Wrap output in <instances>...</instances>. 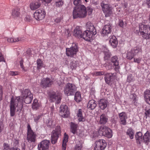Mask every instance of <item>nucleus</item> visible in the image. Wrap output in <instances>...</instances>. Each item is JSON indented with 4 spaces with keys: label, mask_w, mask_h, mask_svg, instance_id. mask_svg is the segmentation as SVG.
Returning <instances> with one entry per match:
<instances>
[{
    "label": "nucleus",
    "mask_w": 150,
    "mask_h": 150,
    "mask_svg": "<svg viewBox=\"0 0 150 150\" xmlns=\"http://www.w3.org/2000/svg\"><path fill=\"white\" fill-rule=\"evenodd\" d=\"M17 73L16 72L13 71H11L10 72V74L11 76H15L17 75Z\"/></svg>",
    "instance_id": "obj_62"
},
{
    "label": "nucleus",
    "mask_w": 150,
    "mask_h": 150,
    "mask_svg": "<svg viewBox=\"0 0 150 150\" xmlns=\"http://www.w3.org/2000/svg\"><path fill=\"white\" fill-rule=\"evenodd\" d=\"M3 150H11L12 148H10L9 145L7 143H4L3 144Z\"/></svg>",
    "instance_id": "obj_49"
},
{
    "label": "nucleus",
    "mask_w": 150,
    "mask_h": 150,
    "mask_svg": "<svg viewBox=\"0 0 150 150\" xmlns=\"http://www.w3.org/2000/svg\"><path fill=\"white\" fill-rule=\"evenodd\" d=\"M74 100L78 103H79L81 101V98L80 92L77 91L75 93L74 96Z\"/></svg>",
    "instance_id": "obj_36"
},
{
    "label": "nucleus",
    "mask_w": 150,
    "mask_h": 150,
    "mask_svg": "<svg viewBox=\"0 0 150 150\" xmlns=\"http://www.w3.org/2000/svg\"><path fill=\"white\" fill-rule=\"evenodd\" d=\"M96 35L93 34L92 33L86 30L83 32L82 37L85 40L90 41L91 40H93V35Z\"/></svg>",
    "instance_id": "obj_17"
},
{
    "label": "nucleus",
    "mask_w": 150,
    "mask_h": 150,
    "mask_svg": "<svg viewBox=\"0 0 150 150\" xmlns=\"http://www.w3.org/2000/svg\"><path fill=\"white\" fill-rule=\"evenodd\" d=\"M69 136L66 133L64 134L63 139V140L62 149V150H66L67 146V143L68 141Z\"/></svg>",
    "instance_id": "obj_26"
},
{
    "label": "nucleus",
    "mask_w": 150,
    "mask_h": 150,
    "mask_svg": "<svg viewBox=\"0 0 150 150\" xmlns=\"http://www.w3.org/2000/svg\"><path fill=\"white\" fill-rule=\"evenodd\" d=\"M96 102L93 100H90L88 104V108L91 110L94 109L96 106Z\"/></svg>",
    "instance_id": "obj_27"
},
{
    "label": "nucleus",
    "mask_w": 150,
    "mask_h": 150,
    "mask_svg": "<svg viewBox=\"0 0 150 150\" xmlns=\"http://www.w3.org/2000/svg\"><path fill=\"white\" fill-rule=\"evenodd\" d=\"M73 34L74 36L76 38H82L83 34L81 27L79 26H76L74 30Z\"/></svg>",
    "instance_id": "obj_18"
},
{
    "label": "nucleus",
    "mask_w": 150,
    "mask_h": 150,
    "mask_svg": "<svg viewBox=\"0 0 150 150\" xmlns=\"http://www.w3.org/2000/svg\"><path fill=\"white\" fill-rule=\"evenodd\" d=\"M86 8L84 5L78 7H75L73 11L72 15L74 19L84 18L87 16Z\"/></svg>",
    "instance_id": "obj_2"
},
{
    "label": "nucleus",
    "mask_w": 150,
    "mask_h": 150,
    "mask_svg": "<svg viewBox=\"0 0 150 150\" xmlns=\"http://www.w3.org/2000/svg\"><path fill=\"white\" fill-rule=\"evenodd\" d=\"M82 147L81 144H76L74 148V150H81Z\"/></svg>",
    "instance_id": "obj_55"
},
{
    "label": "nucleus",
    "mask_w": 150,
    "mask_h": 150,
    "mask_svg": "<svg viewBox=\"0 0 150 150\" xmlns=\"http://www.w3.org/2000/svg\"><path fill=\"white\" fill-rule=\"evenodd\" d=\"M41 1H36L31 3L30 4V8L32 10H35L38 8L41 5Z\"/></svg>",
    "instance_id": "obj_25"
},
{
    "label": "nucleus",
    "mask_w": 150,
    "mask_h": 150,
    "mask_svg": "<svg viewBox=\"0 0 150 150\" xmlns=\"http://www.w3.org/2000/svg\"><path fill=\"white\" fill-rule=\"evenodd\" d=\"M101 6L103 12L105 13V17L109 16L112 14V8L109 4H105L103 2L101 4Z\"/></svg>",
    "instance_id": "obj_9"
},
{
    "label": "nucleus",
    "mask_w": 150,
    "mask_h": 150,
    "mask_svg": "<svg viewBox=\"0 0 150 150\" xmlns=\"http://www.w3.org/2000/svg\"><path fill=\"white\" fill-rule=\"evenodd\" d=\"M41 117V115H36L34 117V122L36 123H38L39 120Z\"/></svg>",
    "instance_id": "obj_52"
},
{
    "label": "nucleus",
    "mask_w": 150,
    "mask_h": 150,
    "mask_svg": "<svg viewBox=\"0 0 150 150\" xmlns=\"http://www.w3.org/2000/svg\"><path fill=\"white\" fill-rule=\"evenodd\" d=\"M50 143V141L47 140H45L42 141L38 145V148L39 150H48Z\"/></svg>",
    "instance_id": "obj_14"
},
{
    "label": "nucleus",
    "mask_w": 150,
    "mask_h": 150,
    "mask_svg": "<svg viewBox=\"0 0 150 150\" xmlns=\"http://www.w3.org/2000/svg\"><path fill=\"white\" fill-rule=\"evenodd\" d=\"M150 28L147 25L140 23L139 24V31L142 37L146 39L149 38Z\"/></svg>",
    "instance_id": "obj_5"
},
{
    "label": "nucleus",
    "mask_w": 150,
    "mask_h": 150,
    "mask_svg": "<svg viewBox=\"0 0 150 150\" xmlns=\"http://www.w3.org/2000/svg\"><path fill=\"white\" fill-rule=\"evenodd\" d=\"M143 138L144 142L146 144H148L149 142L150 139V134L149 131H147L145 134Z\"/></svg>",
    "instance_id": "obj_32"
},
{
    "label": "nucleus",
    "mask_w": 150,
    "mask_h": 150,
    "mask_svg": "<svg viewBox=\"0 0 150 150\" xmlns=\"http://www.w3.org/2000/svg\"><path fill=\"white\" fill-rule=\"evenodd\" d=\"M60 133V127L58 126L54 130L52 131L51 134V142L52 144H54L57 142L59 135Z\"/></svg>",
    "instance_id": "obj_7"
},
{
    "label": "nucleus",
    "mask_w": 150,
    "mask_h": 150,
    "mask_svg": "<svg viewBox=\"0 0 150 150\" xmlns=\"http://www.w3.org/2000/svg\"><path fill=\"white\" fill-rule=\"evenodd\" d=\"M78 51L77 45L75 43H73L71 46L69 48H66L67 55L70 57H75Z\"/></svg>",
    "instance_id": "obj_6"
},
{
    "label": "nucleus",
    "mask_w": 150,
    "mask_h": 150,
    "mask_svg": "<svg viewBox=\"0 0 150 150\" xmlns=\"http://www.w3.org/2000/svg\"><path fill=\"white\" fill-rule=\"evenodd\" d=\"M74 4L76 6V7H78L80 5H82L81 4V0H74Z\"/></svg>",
    "instance_id": "obj_47"
},
{
    "label": "nucleus",
    "mask_w": 150,
    "mask_h": 150,
    "mask_svg": "<svg viewBox=\"0 0 150 150\" xmlns=\"http://www.w3.org/2000/svg\"><path fill=\"white\" fill-rule=\"evenodd\" d=\"M20 9L18 8H15L12 10L11 16L13 18L17 19L20 17Z\"/></svg>",
    "instance_id": "obj_21"
},
{
    "label": "nucleus",
    "mask_w": 150,
    "mask_h": 150,
    "mask_svg": "<svg viewBox=\"0 0 150 150\" xmlns=\"http://www.w3.org/2000/svg\"><path fill=\"white\" fill-rule=\"evenodd\" d=\"M120 124L123 125L126 124V119L127 118V115L125 112H122L119 114Z\"/></svg>",
    "instance_id": "obj_19"
},
{
    "label": "nucleus",
    "mask_w": 150,
    "mask_h": 150,
    "mask_svg": "<svg viewBox=\"0 0 150 150\" xmlns=\"http://www.w3.org/2000/svg\"><path fill=\"white\" fill-rule=\"evenodd\" d=\"M3 95V91L2 88L1 86H0V101L2 100V97Z\"/></svg>",
    "instance_id": "obj_60"
},
{
    "label": "nucleus",
    "mask_w": 150,
    "mask_h": 150,
    "mask_svg": "<svg viewBox=\"0 0 150 150\" xmlns=\"http://www.w3.org/2000/svg\"><path fill=\"white\" fill-rule=\"evenodd\" d=\"M53 81L48 78L43 79L41 82V85L43 88L50 87L53 83Z\"/></svg>",
    "instance_id": "obj_13"
},
{
    "label": "nucleus",
    "mask_w": 150,
    "mask_h": 150,
    "mask_svg": "<svg viewBox=\"0 0 150 150\" xmlns=\"http://www.w3.org/2000/svg\"><path fill=\"white\" fill-rule=\"evenodd\" d=\"M62 96L61 93L53 92L50 93V97L52 102H55L56 103L58 104L60 103Z\"/></svg>",
    "instance_id": "obj_8"
},
{
    "label": "nucleus",
    "mask_w": 150,
    "mask_h": 150,
    "mask_svg": "<svg viewBox=\"0 0 150 150\" xmlns=\"http://www.w3.org/2000/svg\"><path fill=\"white\" fill-rule=\"evenodd\" d=\"M108 105V100L105 99H102L100 100L99 101V105L102 110L105 109Z\"/></svg>",
    "instance_id": "obj_24"
},
{
    "label": "nucleus",
    "mask_w": 150,
    "mask_h": 150,
    "mask_svg": "<svg viewBox=\"0 0 150 150\" xmlns=\"http://www.w3.org/2000/svg\"><path fill=\"white\" fill-rule=\"evenodd\" d=\"M134 132L132 128H130L127 129V134L129 136L131 139L134 138Z\"/></svg>",
    "instance_id": "obj_40"
},
{
    "label": "nucleus",
    "mask_w": 150,
    "mask_h": 150,
    "mask_svg": "<svg viewBox=\"0 0 150 150\" xmlns=\"http://www.w3.org/2000/svg\"><path fill=\"white\" fill-rule=\"evenodd\" d=\"M103 52L104 53L105 60H108L111 56V53L109 51L106 47H104Z\"/></svg>",
    "instance_id": "obj_35"
},
{
    "label": "nucleus",
    "mask_w": 150,
    "mask_h": 150,
    "mask_svg": "<svg viewBox=\"0 0 150 150\" xmlns=\"http://www.w3.org/2000/svg\"><path fill=\"white\" fill-rule=\"evenodd\" d=\"M107 131H106V135H104V136L109 138H111L112 136V131L109 128L107 127Z\"/></svg>",
    "instance_id": "obj_37"
},
{
    "label": "nucleus",
    "mask_w": 150,
    "mask_h": 150,
    "mask_svg": "<svg viewBox=\"0 0 150 150\" xmlns=\"http://www.w3.org/2000/svg\"><path fill=\"white\" fill-rule=\"evenodd\" d=\"M107 127L105 126H101L98 130V133L100 135L104 136L106 135V131L107 130Z\"/></svg>",
    "instance_id": "obj_31"
},
{
    "label": "nucleus",
    "mask_w": 150,
    "mask_h": 150,
    "mask_svg": "<svg viewBox=\"0 0 150 150\" xmlns=\"http://www.w3.org/2000/svg\"><path fill=\"white\" fill-rule=\"evenodd\" d=\"M144 96L145 101L147 103L149 104V102L150 101V90H146L144 92Z\"/></svg>",
    "instance_id": "obj_29"
},
{
    "label": "nucleus",
    "mask_w": 150,
    "mask_h": 150,
    "mask_svg": "<svg viewBox=\"0 0 150 150\" xmlns=\"http://www.w3.org/2000/svg\"><path fill=\"white\" fill-rule=\"evenodd\" d=\"M37 69H41L42 67L43 64L42 61L40 59H38L37 61Z\"/></svg>",
    "instance_id": "obj_44"
},
{
    "label": "nucleus",
    "mask_w": 150,
    "mask_h": 150,
    "mask_svg": "<svg viewBox=\"0 0 150 150\" xmlns=\"http://www.w3.org/2000/svg\"><path fill=\"white\" fill-rule=\"evenodd\" d=\"M104 66L108 70L112 69L113 68L112 64L109 62H107L104 64Z\"/></svg>",
    "instance_id": "obj_42"
},
{
    "label": "nucleus",
    "mask_w": 150,
    "mask_h": 150,
    "mask_svg": "<svg viewBox=\"0 0 150 150\" xmlns=\"http://www.w3.org/2000/svg\"><path fill=\"white\" fill-rule=\"evenodd\" d=\"M77 118L79 122H84L85 119L83 116V112L81 109H79L77 112Z\"/></svg>",
    "instance_id": "obj_28"
},
{
    "label": "nucleus",
    "mask_w": 150,
    "mask_h": 150,
    "mask_svg": "<svg viewBox=\"0 0 150 150\" xmlns=\"http://www.w3.org/2000/svg\"><path fill=\"white\" fill-rule=\"evenodd\" d=\"M70 33V31L69 29H66L65 31V35L67 36V37H69L71 35Z\"/></svg>",
    "instance_id": "obj_56"
},
{
    "label": "nucleus",
    "mask_w": 150,
    "mask_h": 150,
    "mask_svg": "<svg viewBox=\"0 0 150 150\" xmlns=\"http://www.w3.org/2000/svg\"><path fill=\"white\" fill-rule=\"evenodd\" d=\"M86 10L87 13L88 15H90L92 13L93 9L91 8L88 7L87 8Z\"/></svg>",
    "instance_id": "obj_53"
},
{
    "label": "nucleus",
    "mask_w": 150,
    "mask_h": 150,
    "mask_svg": "<svg viewBox=\"0 0 150 150\" xmlns=\"http://www.w3.org/2000/svg\"><path fill=\"white\" fill-rule=\"evenodd\" d=\"M45 12L43 9H39L36 11L33 14V17L38 21L43 19L45 16Z\"/></svg>",
    "instance_id": "obj_10"
},
{
    "label": "nucleus",
    "mask_w": 150,
    "mask_h": 150,
    "mask_svg": "<svg viewBox=\"0 0 150 150\" xmlns=\"http://www.w3.org/2000/svg\"><path fill=\"white\" fill-rule=\"evenodd\" d=\"M104 72L103 71H98L94 72V74L96 76L103 75Z\"/></svg>",
    "instance_id": "obj_50"
},
{
    "label": "nucleus",
    "mask_w": 150,
    "mask_h": 150,
    "mask_svg": "<svg viewBox=\"0 0 150 150\" xmlns=\"http://www.w3.org/2000/svg\"><path fill=\"white\" fill-rule=\"evenodd\" d=\"M77 89L76 85L73 83H68L64 87V92L67 96L73 95Z\"/></svg>",
    "instance_id": "obj_4"
},
{
    "label": "nucleus",
    "mask_w": 150,
    "mask_h": 150,
    "mask_svg": "<svg viewBox=\"0 0 150 150\" xmlns=\"http://www.w3.org/2000/svg\"><path fill=\"white\" fill-rule=\"evenodd\" d=\"M112 25L110 23L105 25L102 29V34L103 36L108 35L110 33L112 29Z\"/></svg>",
    "instance_id": "obj_15"
},
{
    "label": "nucleus",
    "mask_w": 150,
    "mask_h": 150,
    "mask_svg": "<svg viewBox=\"0 0 150 150\" xmlns=\"http://www.w3.org/2000/svg\"><path fill=\"white\" fill-rule=\"evenodd\" d=\"M131 50L132 51V52H133L135 56L138 52H140L142 51L141 48L139 47H136Z\"/></svg>",
    "instance_id": "obj_45"
},
{
    "label": "nucleus",
    "mask_w": 150,
    "mask_h": 150,
    "mask_svg": "<svg viewBox=\"0 0 150 150\" xmlns=\"http://www.w3.org/2000/svg\"><path fill=\"white\" fill-rule=\"evenodd\" d=\"M27 140L30 143L34 144L36 142L37 137L36 133L32 129L29 124L27 126Z\"/></svg>",
    "instance_id": "obj_3"
},
{
    "label": "nucleus",
    "mask_w": 150,
    "mask_h": 150,
    "mask_svg": "<svg viewBox=\"0 0 150 150\" xmlns=\"http://www.w3.org/2000/svg\"><path fill=\"white\" fill-rule=\"evenodd\" d=\"M132 80L131 77L130 76H128L127 77V81L128 82H130Z\"/></svg>",
    "instance_id": "obj_64"
},
{
    "label": "nucleus",
    "mask_w": 150,
    "mask_h": 150,
    "mask_svg": "<svg viewBox=\"0 0 150 150\" xmlns=\"http://www.w3.org/2000/svg\"><path fill=\"white\" fill-rule=\"evenodd\" d=\"M77 62L76 61H73L70 63V67L72 69H75L77 66Z\"/></svg>",
    "instance_id": "obj_48"
},
{
    "label": "nucleus",
    "mask_w": 150,
    "mask_h": 150,
    "mask_svg": "<svg viewBox=\"0 0 150 150\" xmlns=\"http://www.w3.org/2000/svg\"><path fill=\"white\" fill-rule=\"evenodd\" d=\"M134 62H137L138 63H140L141 59H140L134 58Z\"/></svg>",
    "instance_id": "obj_61"
},
{
    "label": "nucleus",
    "mask_w": 150,
    "mask_h": 150,
    "mask_svg": "<svg viewBox=\"0 0 150 150\" xmlns=\"http://www.w3.org/2000/svg\"><path fill=\"white\" fill-rule=\"evenodd\" d=\"M95 144V150H104L107 145L105 140L103 139H100L97 141Z\"/></svg>",
    "instance_id": "obj_11"
},
{
    "label": "nucleus",
    "mask_w": 150,
    "mask_h": 150,
    "mask_svg": "<svg viewBox=\"0 0 150 150\" xmlns=\"http://www.w3.org/2000/svg\"><path fill=\"white\" fill-rule=\"evenodd\" d=\"M21 40V38H9L7 39L8 42H16Z\"/></svg>",
    "instance_id": "obj_43"
},
{
    "label": "nucleus",
    "mask_w": 150,
    "mask_h": 150,
    "mask_svg": "<svg viewBox=\"0 0 150 150\" xmlns=\"http://www.w3.org/2000/svg\"><path fill=\"white\" fill-rule=\"evenodd\" d=\"M86 26L87 30L86 31L92 33L93 34H96V32L93 24L90 22H88Z\"/></svg>",
    "instance_id": "obj_20"
},
{
    "label": "nucleus",
    "mask_w": 150,
    "mask_h": 150,
    "mask_svg": "<svg viewBox=\"0 0 150 150\" xmlns=\"http://www.w3.org/2000/svg\"><path fill=\"white\" fill-rule=\"evenodd\" d=\"M78 125L72 122L71 123L70 127L71 132L74 134H75L77 132Z\"/></svg>",
    "instance_id": "obj_34"
},
{
    "label": "nucleus",
    "mask_w": 150,
    "mask_h": 150,
    "mask_svg": "<svg viewBox=\"0 0 150 150\" xmlns=\"http://www.w3.org/2000/svg\"><path fill=\"white\" fill-rule=\"evenodd\" d=\"M142 134L141 132H137L135 135L137 142L140 144L142 141Z\"/></svg>",
    "instance_id": "obj_30"
},
{
    "label": "nucleus",
    "mask_w": 150,
    "mask_h": 150,
    "mask_svg": "<svg viewBox=\"0 0 150 150\" xmlns=\"http://www.w3.org/2000/svg\"><path fill=\"white\" fill-rule=\"evenodd\" d=\"M111 62L113 63V65L115 66V71H117L119 69V64L118 58L117 56H113L110 59Z\"/></svg>",
    "instance_id": "obj_22"
},
{
    "label": "nucleus",
    "mask_w": 150,
    "mask_h": 150,
    "mask_svg": "<svg viewBox=\"0 0 150 150\" xmlns=\"http://www.w3.org/2000/svg\"><path fill=\"white\" fill-rule=\"evenodd\" d=\"M23 60H22L20 61L19 63L21 67V68L22 69V70L25 71H27V69L25 68V67H24L23 65Z\"/></svg>",
    "instance_id": "obj_51"
},
{
    "label": "nucleus",
    "mask_w": 150,
    "mask_h": 150,
    "mask_svg": "<svg viewBox=\"0 0 150 150\" xmlns=\"http://www.w3.org/2000/svg\"><path fill=\"white\" fill-rule=\"evenodd\" d=\"M145 110L146 112H145V116L144 117H145L146 119H149V115L150 114V109H149L147 110L146 108L145 109Z\"/></svg>",
    "instance_id": "obj_46"
},
{
    "label": "nucleus",
    "mask_w": 150,
    "mask_h": 150,
    "mask_svg": "<svg viewBox=\"0 0 150 150\" xmlns=\"http://www.w3.org/2000/svg\"><path fill=\"white\" fill-rule=\"evenodd\" d=\"M61 18L60 17L57 18L54 20V21H55V22L58 23H59V22H60L61 21Z\"/></svg>",
    "instance_id": "obj_63"
},
{
    "label": "nucleus",
    "mask_w": 150,
    "mask_h": 150,
    "mask_svg": "<svg viewBox=\"0 0 150 150\" xmlns=\"http://www.w3.org/2000/svg\"><path fill=\"white\" fill-rule=\"evenodd\" d=\"M55 5L57 7H62L64 4V2L62 0H54Z\"/></svg>",
    "instance_id": "obj_38"
},
{
    "label": "nucleus",
    "mask_w": 150,
    "mask_h": 150,
    "mask_svg": "<svg viewBox=\"0 0 150 150\" xmlns=\"http://www.w3.org/2000/svg\"><path fill=\"white\" fill-rule=\"evenodd\" d=\"M52 0H38L39 1H41L42 3L48 4L50 3Z\"/></svg>",
    "instance_id": "obj_54"
},
{
    "label": "nucleus",
    "mask_w": 150,
    "mask_h": 150,
    "mask_svg": "<svg viewBox=\"0 0 150 150\" xmlns=\"http://www.w3.org/2000/svg\"><path fill=\"white\" fill-rule=\"evenodd\" d=\"M33 99V95L28 89H25L22 92V96H17L15 98L12 97L10 101V115L13 116L17 112H20L23 107V101L26 104L31 103Z\"/></svg>",
    "instance_id": "obj_1"
},
{
    "label": "nucleus",
    "mask_w": 150,
    "mask_h": 150,
    "mask_svg": "<svg viewBox=\"0 0 150 150\" xmlns=\"http://www.w3.org/2000/svg\"><path fill=\"white\" fill-rule=\"evenodd\" d=\"M124 25V22L122 20H120L119 21V25L122 28H123Z\"/></svg>",
    "instance_id": "obj_59"
},
{
    "label": "nucleus",
    "mask_w": 150,
    "mask_h": 150,
    "mask_svg": "<svg viewBox=\"0 0 150 150\" xmlns=\"http://www.w3.org/2000/svg\"><path fill=\"white\" fill-rule=\"evenodd\" d=\"M60 115L63 117H68L70 113L68 108L67 105H62L60 107Z\"/></svg>",
    "instance_id": "obj_12"
},
{
    "label": "nucleus",
    "mask_w": 150,
    "mask_h": 150,
    "mask_svg": "<svg viewBox=\"0 0 150 150\" xmlns=\"http://www.w3.org/2000/svg\"><path fill=\"white\" fill-rule=\"evenodd\" d=\"M115 76L114 73H108L105 74L104 79L105 82L110 85L111 84L113 81Z\"/></svg>",
    "instance_id": "obj_16"
},
{
    "label": "nucleus",
    "mask_w": 150,
    "mask_h": 150,
    "mask_svg": "<svg viewBox=\"0 0 150 150\" xmlns=\"http://www.w3.org/2000/svg\"><path fill=\"white\" fill-rule=\"evenodd\" d=\"M100 118L99 122L101 124H105L108 120L106 115L104 114H103L100 115Z\"/></svg>",
    "instance_id": "obj_33"
},
{
    "label": "nucleus",
    "mask_w": 150,
    "mask_h": 150,
    "mask_svg": "<svg viewBox=\"0 0 150 150\" xmlns=\"http://www.w3.org/2000/svg\"><path fill=\"white\" fill-rule=\"evenodd\" d=\"M5 62V61L2 54L0 53V62Z\"/></svg>",
    "instance_id": "obj_58"
},
{
    "label": "nucleus",
    "mask_w": 150,
    "mask_h": 150,
    "mask_svg": "<svg viewBox=\"0 0 150 150\" xmlns=\"http://www.w3.org/2000/svg\"><path fill=\"white\" fill-rule=\"evenodd\" d=\"M39 107L40 105L38 103V100L36 99H35L32 104V108L33 109L36 110Z\"/></svg>",
    "instance_id": "obj_39"
},
{
    "label": "nucleus",
    "mask_w": 150,
    "mask_h": 150,
    "mask_svg": "<svg viewBox=\"0 0 150 150\" xmlns=\"http://www.w3.org/2000/svg\"><path fill=\"white\" fill-rule=\"evenodd\" d=\"M109 43L113 48L116 47L118 41L116 37L114 35H111L109 37Z\"/></svg>",
    "instance_id": "obj_23"
},
{
    "label": "nucleus",
    "mask_w": 150,
    "mask_h": 150,
    "mask_svg": "<svg viewBox=\"0 0 150 150\" xmlns=\"http://www.w3.org/2000/svg\"><path fill=\"white\" fill-rule=\"evenodd\" d=\"M91 135L92 137L95 138L96 137H98V134L97 132H93L92 134H91Z\"/></svg>",
    "instance_id": "obj_57"
},
{
    "label": "nucleus",
    "mask_w": 150,
    "mask_h": 150,
    "mask_svg": "<svg viewBox=\"0 0 150 150\" xmlns=\"http://www.w3.org/2000/svg\"><path fill=\"white\" fill-rule=\"evenodd\" d=\"M134 56V54L131 50L130 51L127 52L126 58L128 59L131 60L133 58Z\"/></svg>",
    "instance_id": "obj_41"
}]
</instances>
